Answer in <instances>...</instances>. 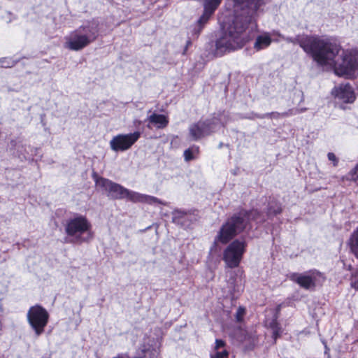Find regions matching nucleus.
Here are the masks:
<instances>
[{"label": "nucleus", "mask_w": 358, "mask_h": 358, "mask_svg": "<svg viewBox=\"0 0 358 358\" xmlns=\"http://www.w3.org/2000/svg\"><path fill=\"white\" fill-rule=\"evenodd\" d=\"M351 285L352 287L358 290V273L352 275Z\"/></svg>", "instance_id": "bb28decb"}, {"label": "nucleus", "mask_w": 358, "mask_h": 358, "mask_svg": "<svg viewBox=\"0 0 358 358\" xmlns=\"http://www.w3.org/2000/svg\"><path fill=\"white\" fill-rule=\"evenodd\" d=\"M268 328L272 330V338L273 340V343L276 344L277 341L280 338L282 334V329L280 324L278 321V317H275L269 322Z\"/></svg>", "instance_id": "f3484780"}, {"label": "nucleus", "mask_w": 358, "mask_h": 358, "mask_svg": "<svg viewBox=\"0 0 358 358\" xmlns=\"http://www.w3.org/2000/svg\"><path fill=\"white\" fill-rule=\"evenodd\" d=\"M141 132L134 131L127 134H117L110 141V147L115 152H124L130 149L140 138Z\"/></svg>", "instance_id": "9d476101"}, {"label": "nucleus", "mask_w": 358, "mask_h": 358, "mask_svg": "<svg viewBox=\"0 0 358 358\" xmlns=\"http://www.w3.org/2000/svg\"><path fill=\"white\" fill-rule=\"evenodd\" d=\"M92 176L96 188L104 192L112 199L120 200L126 199L133 203H142L149 205H166V202L155 196L130 191L118 183L99 176L96 172H94Z\"/></svg>", "instance_id": "20e7f679"}, {"label": "nucleus", "mask_w": 358, "mask_h": 358, "mask_svg": "<svg viewBox=\"0 0 358 358\" xmlns=\"http://www.w3.org/2000/svg\"><path fill=\"white\" fill-rule=\"evenodd\" d=\"M328 159L332 162L334 166L338 165L339 160L334 152H329L327 154Z\"/></svg>", "instance_id": "393cba45"}, {"label": "nucleus", "mask_w": 358, "mask_h": 358, "mask_svg": "<svg viewBox=\"0 0 358 358\" xmlns=\"http://www.w3.org/2000/svg\"><path fill=\"white\" fill-rule=\"evenodd\" d=\"M283 211L282 203L274 196H269L265 213L268 219L280 215Z\"/></svg>", "instance_id": "ddd939ff"}, {"label": "nucleus", "mask_w": 358, "mask_h": 358, "mask_svg": "<svg viewBox=\"0 0 358 358\" xmlns=\"http://www.w3.org/2000/svg\"><path fill=\"white\" fill-rule=\"evenodd\" d=\"M246 308L244 306H239L235 315L236 321L238 323H241L244 320Z\"/></svg>", "instance_id": "5701e85b"}, {"label": "nucleus", "mask_w": 358, "mask_h": 358, "mask_svg": "<svg viewBox=\"0 0 358 358\" xmlns=\"http://www.w3.org/2000/svg\"><path fill=\"white\" fill-rule=\"evenodd\" d=\"M2 66H4V65H2ZM9 66L6 65L5 67H8Z\"/></svg>", "instance_id": "7c9ffc66"}, {"label": "nucleus", "mask_w": 358, "mask_h": 358, "mask_svg": "<svg viewBox=\"0 0 358 358\" xmlns=\"http://www.w3.org/2000/svg\"><path fill=\"white\" fill-rule=\"evenodd\" d=\"M222 143H220V145H219V147H220V148H222Z\"/></svg>", "instance_id": "c756f323"}, {"label": "nucleus", "mask_w": 358, "mask_h": 358, "mask_svg": "<svg viewBox=\"0 0 358 358\" xmlns=\"http://www.w3.org/2000/svg\"><path fill=\"white\" fill-rule=\"evenodd\" d=\"M210 18L207 17L206 19L202 18V15L200 16L199 20H197L196 24L192 30V37L193 39H197L201 34L202 30L203 29L206 24L208 22Z\"/></svg>", "instance_id": "a211bd4d"}, {"label": "nucleus", "mask_w": 358, "mask_h": 358, "mask_svg": "<svg viewBox=\"0 0 358 358\" xmlns=\"http://www.w3.org/2000/svg\"><path fill=\"white\" fill-rule=\"evenodd\" d=\"M191 45H192V41H191V39H190V38H189V39L187 41V42H186V45H185V46H187V47H189V46H191Z\"/></svg>", "instance_id": "cd10ccee"}, {"label": "nucleus", "mask_w": 358, "mask_h": 358, "mask_svg": "<svg viewBox=\"0 0 358 358\" xmlns=\"http://www.w3.org/2000/svg\"><path fill=\"white\" fill-rule=\"evenodd\" d=\"M332 94L336 99L345 103H352L356 99V95L352 87L349 83L340 84L334 88Z\"/></svg>", "instance_id": "f8f14e48"}, {"label": "nucleus", "mask_w": 358, "mask_h": 358, "mask_svg": "<svg viewBox=\"0 0 358 358\" xmlns=\"http://www.w3.org/2000/svg\"><path fill=\"white\" fill-rule=\"evenodd\" d=\"M188 48H189V47H187V46L185 47L184 50H183V53H182L183 55L186 54V52L187 51Z\"/></svg>", "instance_id": "c85d7f7f"}, {"label": "nucleus", "mask_w": 358, "mask_h": 358, "mask_svg": "<svg viewBox=\"0 0 358 358\" xmlns=\"http://www.w3.org/2000/svg\"><path fill=\"white\" fill-rule=\"evenodd\" d=\"M99 35V23L94 20L80 26L65 38L64 48L80 51L95 41Z\"/></svg>", "instance_id": "423d86ee"}, {"label": "nucleus", "mask_w": 358, "mask_h": 358, "mask_svg": "<svg viewBox=\"0 0 358 358\" xmlns=\"http://www.w3.org/2000/svg\"><path fill=\"white\" fill-rule=\"evenodd\" d=\"M272 43V38L268 33L259 35L254 43V49L259 51L267 48Z\"/></svg>", "instance_id": "dca6fc26"}, {"label": "nucleus", "mask_w": 358, "mask_h": 358, "mask_svg": "<svg viewBox=\"0 0 358 358\" xmlns=\"http://www.w3.org/2000/svg\"><path fill=\"white\" fill-rule=\"evenodd\" d=\"M317 277H322V273L317 270H310L303 273H292L289 278L299 285L301 288L308 290L316 287Z\"/></svg>", "instance_id": "9b49d317"}, {"label": "nucleus", "mask_w": 358, "mask_h": 358, "mask_svg": "<svg viewBox=\"0 0 358 358\" xmlns=\"http://www.w3.org/2000/svg\"><path fill=\"white\" fill-rule=\"evenodd\" d=\"M65 234L70 238L66 243L82 244L89 243L93 238L92 225L86 215L74 213L63 224Z\"/></svg>", "instance_id": "39448f33"}, {"label": "nucleus", "mask_w": 358, "mask_h": 358, "mask_svg": "<svg viewBox=\"0 0 358 358\" xmlns=\"http://www.w3.org/2000/svg\"><path fill=\"white\" fill-rule=\"evenodd\" d=\"M349 248L351 252L358 259V227L353 231L349 239Z\"/></svg>", "instance_id": "6ab92c4d"}, {"label": "nucleus", "mask_w": 358, "mask_h": 358, "mask_svg": "<svg viewBox=\"0 0 358 358\" xmlns=\"http://www.w3.org/2000/svg\"><path fill=\"white\" fill-rule=\"evenodd\" d=\"M148 120L157 129H164L166 127L169 123V117L166 115L155 113L148 117Z\"/></svg>", "instance_id": "2eb2a0df"}, {"label": "nucleus", "mask_w": 358, "mask_h": 358, "mask_svg": "<svg viewBox=\"0 0 358 358\" xmlns=\"http://www.w3.org/2000/svg\"><path fill=\"white\" fill-rule=\"evenodd\" d=\"M358 70V52L347 51L342 55L341 62L335 64L334 72L338 76L351 78Z\"/></svg>", "instance_id": "1a4fd4ad"}, {"label": "nucleus", "mask_w": 358, "mask_h": 358, "mask_svg": "<svg viewBox=\"0 0 358 358\" xmlns=\"http://www.w3.org/2000/svg\"><path fill=\"white\" fill-rule=\"evenodd\" d=\"M260 215L261 211L257 208H241L229 215L221 225L215 237L214 244L218 243L227 245L222 253V260L226 268H235L239 266L248 243L244 239L235 238L243 233L250 222L255 221Z\"/></svg>", "instance_id": "f257e3e1"}, {"label": "nucleus", "mask_w": 358, "mask_h": 358, "mask_svg": "<svg viewBox=\"0 0 358 358\" xmlns=\"http://www.w3.org/2000/svg\"><path fill=\"white\" fill-rule=\"evenodd\" d=\"M215 353L214 355H211V358H229V352L227 350H223L220 352L218 350H215Z\"/></svg>", "instance_id": "b1692460"}, {"label": "nucleus", "mask_w": 358, "mask_h": 358, "mask_svg": "<svg viewBox=\"0 0 358 358\" xmlns=\"http://www.w3.org/2000/svg\"><path fill=\"white\" fill-rule=\"evenodd\" d=\"M297 43L314 61L322 66L334 62L341 47L335 39L317 35H306L297 39Z\"/></svg>", "instance_id": "7ed1b4c3"}, {"label": "nucleus", "mask_w": 358, "mask_h": 358, "mask_svg": "<svg viewBox=\"0 0 358 358\" xmlns=\"http://www.w3.org/2000/svg\"><path fill=\"white\" fill-rule=\"evenodd\" d=\"M220 114H213L212 118L200 120L190 125L189 134L192 140L197 141L206 136L211 135L215 131V126L220 121Z\"/></svg>", "instance_id": "6e6552de"}, {"label": "nucleus", "mask_w": 358, "mask_h": 358, "mask_svg": "<svg viewBox=\"0 0 358 358\" xmlns=\"http://www.w3.org/2000/svg\"><path fill=\"white\" fill-rule=\"evenodd\" d=\"M346 180L358 185V163L345 176Z\"/></svg>", "instance_id": "4be33fe9"}, {"label": "nucleus", "mask_w": 358, "mask_h": 358, "mask_svg": "<svg viewBox=\"0 0 358 358\" xmlns=\"http://www.w3.org/2000/svg\"><path fill=\"white\" fill-rule=\"evenodd\" d=\"M215 344V350H218L220 348H224L227 345L226 342L222 339H216Z\"/></svg>", "instance_id": "a878e982"}, {"label": "nucleus", "mask_w": 358, "mask_h": 358, "mask_svg": "<svg viewBox=\"0 0 358 358\" xmlns=\"http://www.w3.org/2000/svg\"><path fill=\"white\" fill-rule=\"evenodd\" d=\"M222 0H203V11L202 18H211L216 10L219 8Z\"/></svg>", "instance_id": "4468645a"}, {"label": "nucleus", "mask_w": 358, "mask_h": 358, "mask_svg": "<svg viewBox=\"0 0 358 358\" xmlns=\"http://www.w3.org/2000/svg\"><path fill=\"white\" fill-rule=\"evenodd\" d=\"M293 114L292 110H289L288 111H285L283 113L278 112H271L262 115L258 116L259 118H270V119H278L280 117H285L290 116Z\"/></svg>", "instance_id": "412c9836"}, {"label": "nucleus", "mask_w": 358, "mask_h": 358, "mask_svg": "<svg viewBox=\"0 0 358 358\" xmlns=\"http://www.w3.org/2000/svg\"><path fill=\"white\" fill-rule=\"evenodd\" d=\"M233 1L236 6H245L248 11L236 15L231 22L222 26V34L215 41L216 51L221 53L240 50L253 38L257 24L252 22V15L264 4V0Z\"/></svg>", "instance_id": "f03ea898"}, {"label": "nucleus", "mask_w": 358, "mask_h": 358, "mask_svg": "<svg viewBox=\"0 0 358 358\" xmlns=\"http://www.w3.org/2000/svg\"><path fill=\"white\" fill-rule=\"evenodd\" d=\"M200 153V148L198 145H192L186 149L183 152V157L185 162H189L197 158Z\"/></svg>", "instance_id": "aec40b11"}, {"label": "nucleus", "mask_w": 358, "mask_h": 358, "mask_svg": "<svg viewBox=\"0 0 358 358\" xmlns=\"http://www.w3.org/2000/svg\"><path fill=\"white\" fill-rule=\"evenodd\" d=\"M49 319L48 310L40 304L31 306L27 313V322L36 336L44 333Z\"/></svg>", "instance_id": "0eeeda50"}]
</instances>
